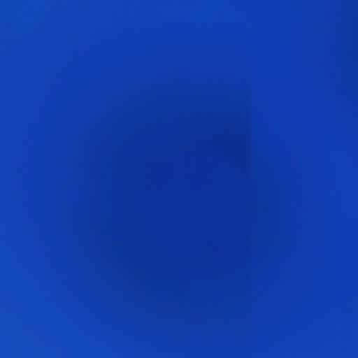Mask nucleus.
Instances as JSON below:
<instances>
[{
	"instance_id": "obj_1",
	"label": "nucleus",
	"mask_w": 358,
	"mask_h": 358,
	"mask_svg": "<svg viewBox=\"0 0 358 358\" xmlns=\"http://www.w3.org/2000/svg\"><path fill=\"white\" fill-rule=\"evenodd\" d=\"M308 87H313V0H308Z\"/></svg>"
}]
</instances>
